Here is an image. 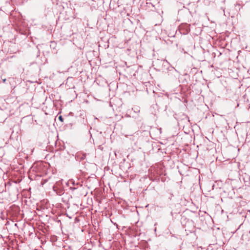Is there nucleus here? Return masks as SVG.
Returning a JSON list of instances; mask_svg holds the SVG:
<instances>
[{"mask_svg": "<svg viewBox=\"0 0 250 250\" xmlns=\"http://www.w3.org/2000/svg\"><path fill=\"white\" fill-rule=\"evenodd\" d=\"M59 119L61 121V122H63V118L62 117V116H60L59 117Z\"/></svg>", "mask_w": 250, "mask_h": 250, "instance_id": "1", "label": "nucleus"}]
</instances>
